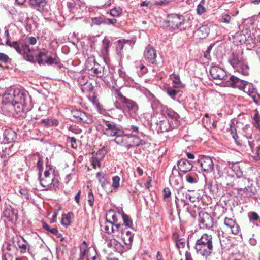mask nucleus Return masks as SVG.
I'll return each instance as SVG.
<instances>
[{"instance_id":"nucleus-1","label":"nucleus","mask_w":260,"mask_h":260,"mask_svg":"<svg viewBox=\"0 0 260 260\" xmlns=\"http://www.w3.org/2000/svg\"><path fill=\"white\" fill-rule=\"evenodd\" d=\"M31 108L30 97L19 89H11L5 93L2 100L1 112L10 116L15 111L18 114Z\"/></svg>"},{"instance_id":"nucleus-2","label":"nucleus","mask_w":260,"mask_h":260,"mask_svg":"<svg viewBox=\"0 0 260 260\" xmlns=\"http://www.w3.org/2000/svg\"><path fill=\"white\" fill-rule=\"evenodd\" d=\"M227 85L233 87H237L243 91L250 96L255 103H257L259 99L260 95L257 93L254 85L243 79L232 75L227 81Z\"/></svg>"},{"instance_id":"nucleus-3","label":"nucleus","mask_w":260,"mask_h":260,"mask_svg":"<svg viewBox=\"0 0 260 260\" xmlns=\"http://www.w3.org/2000/svg\"><path fill=\"white\" fill-rule=\"evenodd\" d=\"M194 248L197 254L205 257L209 256L213 249L212 235L207 233L203 234L196 241Z\"/></svg>"},{"instance_id":"nucleus-4","label":"nucleus","mask_w":260,"mask_h":260,"mask_svg":"<svg viewBox=\"0 0 260 260\" xmlns=\"http://www.w3.org/2000/svg\"><path fill=\"white\" fill-rule=\"evenodd\" d=\"M5 29L4 35L6 38V45L15 48L16 51L23 55L26 60L29 61H33L34 59L32 56V52L31 51L29 46L26 44H20L17 41L11 42L8 29L5 27Z\"/></svg>"},{"instance_id":"nucleus-5","label":"nucleus","mask_w":260,"mask_h":260,"mask_svg":"<svg viewBox=\"0 0 260 260\" xmlns=\"http://www.w3.org/2000/svg\"><path fill=\"white\" fill-rule=\"evenodd\" d=\"M31 51L32 52V56L34 59V60L31 62H34L36 60L39 64H47L50 66L53 64L57 65L60 64L59 58L55 53L46 49H42L39 52V54L35 58L34 56V51L31 50Z\"/></svg>"},{"instance_id":"nucleus-6","label":"nucleus","mask_w":260,"mask_h":260,"mask_svg":"<svg viewBox=\"0 0 260 260\" xmlns=\"http://www.w3.org/2000/svg\"><path fill=\"white\" fill-rule=\"evenodd\" d=\"M49 170H51L50 169ZM39 179L41 185L44 188L43 190H56L59 186V181L56 179L53 173L50 170H46L43 176H41L40 171L39 173Z\"/></svg>"},{"instance_id":"nucleus-7","label":"nucleus","mask_w":260,"mask_h":260,"mask_svg":"<svg viewBox=\"0 0 260 260\" xmlns=\"http://www.w3.org/2000/svg\"><path fill=\"white\" fill-rule=\"evenodd\" d=\"M116 98L125 105L126 110L130 117L135 119L139 117V106L136 102L123 96L119 90L117 91Z\"/></svg>"},{"instance_id":"nucleus-8","label":"nucleus","mask_w":260,"mask_h":260,"mask_svg":"<svg viewBox=\"0 0 260 260\" xmlns=\"http://www.w3.org/2000/svg\"><path fill=\"white\" fill-rule=\"evenodd\" d=\"M114 141L118 145L125 147L128 149L142 144L141 140L136 136L123 133L116 137Z\"/></svg>"},{"instance_id":"nucleus-9","label":"nucleus","mask_w":260,"mask_h":260,"mask_svg":"<svg viewBox=\"0 0 260 260\" xmlns=\"http://www.w3.org/2000/svg\"><path fill=\"white\" fill-rule=\"evenodd\" d=\"M229 61L237 72L244 76L248 75L249 67L241 56L233 53L230 56Z\"/></svg>"},{"instance_id":"nucleus-10","label":"nucleus","mask_w":260,"mask_h":260,"mask_svg":"<svg viewBox=\"0 0 260 260\" xmlns=\"http://www.w3.org/2000/svg\"><path fill=\"white\" fill-rule=\"evenodd\" d=\"M103 126V133L108 137H118L123 133L119 126L114 122L104 120Z\"/></svg>"},{"instance_id":"nucleus-11","label":"nucleus","mask_w":260,"mask_h":260,"mask_svg":"<svg viewBox=\"0 0 260 260\" xmlns=\"http://www.w3.org/2000/svg\"><path fill=\"white\" fill-rule=\"evenodd\" d=\"M167 26L172 30L184 28V17L178 14L169 15L167 20Z\"/></svg>"},{"instance_id":"nucleus-12","label":"nucleus","mask_w":260,"mask_h":260,"mask_svg":"<svg viewBox=\"0 0 260 260\" xmlns=\"http://www.w3.org/2000/svg\"><path fill=\"white\" fill-rule=\"evenodd\" d=\"M197 163L203 173H209L213 170L214 163L212 158L208 156H200Z\"/></svg>"},{"instance_id":"nucleus-13","label":"nucleus","mask_w":260,"mask_h":260,"mask_svg":"<svg viewBox=\"0 0 260 260\" xmlns=\"http://www.w3.org/2000/svg\"><path fill=\"white\" fill-rule=\"evenodd\" d=\"M199 226L200 229H210L213 226V218L207 212H200Z\"/></svg>"},{"instance_id":"nucleus-14","label":"nucleus","mask_w":260,"mask_h":260,"mask_svg":"<svg viewBox=\"0 0 260 260\" xmlns=\"http://www.w3.org/2000/svg\"><path fill=\"white\" fill-rule=\"evenodd\" d=\"M87 252H91L94 253V255L91 258V260H100V256L98 254L96 249L94 248L87 249V243L85 241H83L82 245L80 247V257L78 260H84L86 257ZM85 260L89 259L88 258H86Z\"/></svg>"},{"instance_id":"nucleus-15","label":"nucleus","mask_w":260,"mask_h":260,"mask_svg":"<svg viewBox=\"0 0 260 260\" xmlns=\"http://www.w3.org/2000/svg\"><path fill=\"white\" fill-rule=\"evenodd\" d=\"M169 182L172 185L177 189L183 187L181 177L180 176L179 172L175 169V167L173 168L172 174L170 177Z\"/></svg>"},{"instance_id":"nucleus-16","label":"nucleus","mask_w":260,"mask_h":260,"mask_svg":"<svg viewBox=\"0 0 260 260\" xmlns=\"http://www.w3.org/2000/svg\"><path fill=\"white\" fill-rule=\"evenodd\" d=\"M211 77L217 80H226L228 76L226 72L222 68L218 66H212L210 69Z\"/></svg>"},{"instance_id":"nucleus-17","label":"nucleus","mask_w":260,"mask_h":260,"mask_svg":"<svg viewBox=\"0 0 260 260\" xmlns=\"http://www.w3.org/2000/svg\"><path fill=\"white\" fill-rule=\"evenodd\" d=\"M3 136V143L5 144L14 142L17 138L16 133L11 128H6L4 131Z\"/></svg>"},{"instance_id":"nucleus-18","label":"nucleus","mask_w":260,"mask_h":260,"mask_svg":"<svg viewBox=\"0 0 260 260\" xmlns=\"http://www.w3.org/2000/svg\"><path fill=\"white\" fill-rule=\"evenodd\" d=\"M174 128V125L172 120L164 119L157 124L158 133H164L172 130Z\"/></svg>"},{"instance_id":"nucleus-19","label":"nucleus","mask_w":260,"mask_h":260,"mask_svg":"<svg viewBox=\"0 0 260 260\" xmlns=\"http://www.w3.org/2000/svg\"><path fill=\"white\" fill-rule=\"evenodd\" d=\"M144 57L151 64L156 63V52L153 48L148 46L146 48L144 51Z\"/></svg>"},{"instance_id":"nucleus-20","label":"nucleus","mask_w":260,"mask_h":260,"mask_svg":"<svg viewBox=\"0 0 260 260\" xmlns=\"http://www.w3.org/2000/svg\"><path fill=\"white\" fill-rule=\"evenodd\" d=\"M71 114L73 117L79 121L87 123L88 120L90 119V115L80 110L74 109L71 111Z\"/></svg>"},{"instance_id":"nucleus-21","label":"nucleus","mask_w":260,"mask_h":260,"mask_svg":"<svg viewBox=\"0 0 260 260\" xmlns=\"http://www.w3.org/2000/svg\"><path fill=\"white\" fill-rule=\"evenodd\" d=\"M28 3L30 7L43 13L47 5V1L46 0H29Z\"/></svg>"},{"instance_id":"nucleus-22","label":"nucleus","mask_w":260,"mask_h":260,"mask_svg":"<svg viewBox=\"0 0 260 260\" xmlns=\"http://www.w3.org/2000/svg\"><path fill=\"white\" fill-rule=\"evenodd\" d=\"M15 246L21 253H25L29 250L30 245L23 237H20L17 238Z\"/></svg>"},{"instance_id":"nucleus-23","label":"nucleus","mask_w":260,"mask_h":260,"mask_svg":"<svg viewBox=\"0 0 260 260\" xmlns=\"http://www.w3.org/2000/svg\"><path fill=\"white\" fill-rule=\"evenodd\" d=\"M209 27L206 25H203L194 32V37L198 39H205L209 34Z\"/></svg>"},{"instance_id":"nucleus-24","label":"nucleus","mask_w":260,"mask_h":260,"mask_svg":"<svg viewBox=\"0 0 260 260\" xmlns=\"http://www.w3.org/2000/svg\"><path fill=\"white\" fill-rule=\"evenodd\" d=\"M224 223L225 226L229 228L232 233L234 235H237L240 231V227L236 221L232 218L228 217L225 218Z\"/></svg>"},{"instance_id":"nucleus-25","label":"nucleus","mask_w":260,"mask_h":260,"mask_svg":"<svg viewBox=\"0 0 260 260\" xmlns=\"http://www.w3.org/2000/svg\"><path fill=\"white\" fill-rule=\"evenodd\" d=\"M93 61L94 63V66L93 67L89 66L88 65V62L86 63V66L87 68L88 69V70H90L92 71V72L97 76L98 77H102L103 76V72H104V68L100 65L99 64L95 63L94 62V59H88V61Z\"/></svg>"},{"instance_id":"nucleus-26","label":"nucleus","mask_w":260,"mask_h":260,"mask_svg":"<svg viewBox=\"0 0 260 260\" xmlns=\"http://www.w3.org/2000/svg\"><path fill=\"white\" fill-rule=\"evenodd\" d=\"M13 144L7 146V144L2 143L0 145V149L2 150L1 157L12 156L15 153V150H13Z\"/></svg>"},{"instance_id":"nucleus-27","label":"nucleus","mask_w":260,"mask_h":260,"mask_svg":"<svg viewBox=\"0 0 260 260\" xmlns=\"http://www.w3.org/2000/svg\"><path fill=\"white\" fill-rule=\"evenodd\" d=\"M177 166L180 171L184 173L190 171L193 167L191 162L187 159H181L178 161Z\"/></svg>"},{"instance_id":"nucleus-28","label":"nucleus","mask_w":260,"mask_h":260,"mask_svg":"<svg viewBox=\"0 0 260 260\" xmlns=\"http://www.w3.org/2000/svg\"><path fill=\"white\" fill-rule=\"evenodd\" d=\"M239 185L242 186L243 184L245 186L244 187H240L238 189L240 191H242L245 193L247 196H250L251 195V189L249 186V180L247 178H242L239 181Z\"/></svg>"},{"instance_id":"nucleus-29","label":"nucleus","mask_w":260,"mask_h":260,"mask_svg":"<svg viewBox=\"0 0 260 260\" xmlns=\"http://www.w3.org/2000/svg\"><path fill=\"white\" fill-rule=\"evenodd\" d=\"M181 201L184 203V207L186 208L187 211L192 217L195 218L197 216V213H199L200 212V209L196 205H191L186 202L185 200H181Z\"/></svg>"},{"instance_id":"nucleus-30","label":"nucleus","mask_w":260,"mask_h":260,"mask_svg":"<svg viewBox=\"0 0 260 260\" xmlns=\"http://www.w3.org/2000/svg\"><path fill=\"white\" fill-rule=\"evenodd\" d=\"M122 239L125 245L131 246L133 241L134 234L129 231L121 229Z\"/></svg>"},{"instance_id":"nucleus-31","label":"nucleus","mask_w":260,"mask_h":260,"mask_svg":"<svg viewBox=\"0 0 260 260\" xmlns=\"http://www.w3.org/2000/svg\"><path fill=\"white\" fill-rule=\"evenodd\" d=\"M170 78L173 81V87L175 88L181 89L184 88V85L181 82L180 77L174 74H172L170 75Z\"/></svg>"},{"instance_id":"nucleus-32","label":"nucleus","mask_w":260,"mask_h":260,"mask_svg":"<svg viewBox=\"0 0 260 260\" xmlns=\"http://www.w3.org/2000/svg\"><path fill=\"white\" fill-rule=\"evenodd\" d=\"M133 44L134 43L131 40L125 39H123L122 40H119L117 42V45L116 46L117 51L119 54H121V51L122 50L123 48L125 47L126 45L132 46Z\"/></svg>"},{"instance_id":"nucleus-33","label":"nucleus","mask_w":260,"mask_h":260,"mask_svg":"<svg viewBox=\"0 0 260 260\" xmlns=\"http://www.w3.org/2000/svg\"><path fill=\"white\" fill-rule=\"evenodd\" d=\"M109 247L113 246L119 253H122L124 250V247L115 239H112L108 244Z\"/></svg>"},{"instance_id":"nucleus-34","label":"nucleus","mask_w":260,"mask_h":260,"mask_svg":"<svg viewBox=\"0 0 260 260\" xmlns=\"http://www.w3.org/2000/svg\"><path fill=\"white\" fill-rule=\"evenodd\" d=\"M163 111L165 115L173 118L175 122H177L180 118L179 115L172 109L168 108H164Z\"/></svg>"},{"instance_id":"nucleus-35","label":"nucleus","mask_w":260,"mask_h":260,"mask_svg":"<svg viewBox=\"0 0 260 260\" xmlns=\"http://www.w3.org/2000/svg\"><path fill=\"white\" fill-rule=\"evenodd\" d=\"M121 217L124 222V225L127 228H132L133 225V221L131 218L127 215L125 214L124 212L121 214Z\"/></svg>"},{"instance_id":"nucleus-36","label":"nucleus","mask_w":260,"mask_h":260,"mask_svg":"<svg viewBox=\"0 0 260 260\" xmlns=\"http://www.w3.org/2000/svg\"><path fill=\"white\" fill-rule=\"evenodd\" d=\"M41 123L49 126H57L59 124L58 121L56 119H43L41 120Z\"/></svg>"},{"instance_id":"nucleus-37","label":"nucleus","mask_w":260,"mask_h":260,"mask_svg":"<svg viewBox=\"0 0 260 260\" xmlns=\"http://www.w3.org/2000/svg\"><path fill=\"white\" fill-rule=\"evenodd\" d=\"M110 41L105 38L102 41V54L104 55L108 54Z\"/></svg>"},{"instance_id":"nucleus-38","label":"nucleus","mask_w":260,"mask_h":260,"mask_svg":"<svg viewBox=\"0 0 260 260\" xmlns=\"http://www.w3.org/2000/svg\"><path fill=\"white\" fill-rule=\"evenodd\" d=\"M165 91L167 94L174 100L176 99V95L178 93V91L173 89L171 87H167L165 88Z\"/></svg>"},{"instance_id":"nucleus-39","label":"nucleus","mask_w":260,"mask_h":260,"mask_svg":"<svg viewBox=\"0 0 260 260\" xmlns=\"http://www.w3.org/2000/svg\"><path fill=\"white\" fill-rule=\"evenodd\" d=\"M104 229L107 233H112V232L114 231L113 229V222H112L111 221L108 220L107 219L105 223Z\"/></svg>"},{"instance_id":"nucleus-40","label":"nucleus","mask_w":260,"mask_h":260,"mask_svg":"<svg viewBox=\"0 0 260 260\" xmlns=\"http://www.w3.org/2000/svg\"><path fill=\"white\" fill-rule=\"evenodd\" d=\"M253 124L256 129L260 131V115L257 110L253 116Z\"/></svg>"},{"instance_id":"nucleus-41","label":"nucleus","mask_w":260,"mask_h":260,"mask_svg":"<svg viewBox=\"0 0 260 260\" xmlns=\"http://www.w3.org/2000/svg\"><path fill=\"white\" fill-rule=\"evenodd\" d=\"M108 215L109 217H111L112 219V222H113V224L117 223L119 219L121 217V214L119 212L115 213L113 211H109L108 213Z\"/></svg>"},{"instance_id":"nucleus-42","label":"nucleus","mask_w":260,"mask_h":260,"mask_svg":"<svg viewBox=\"0 0 260 260\" xmlns=\"http://www.w3.org/2000/svg\"><path fill=\"white\" fill-rule=\"evenodd\" d=\"M72 213H69L67 215L63 216L61 220V223L65 226H68L71 224V219L73 217Z\"/></svg>"},{"instance_id":"nucleus-43","label":"nucleus","mask_w":260,"mask_h":260,"mask_svg":"<svg viewBox=\"0 0 260 260\" xmlns=\"http://www.w3.org/2000/svg\"><path fill=\"white\" fill-rule=\"evenodd\" d=\"M112 187L113 189L116 190L120 186V178L119 176H116L112 177Z\"/></svg>"},{"instance_id":"nucleus-44","label":"nucleus","mask_w":260,"mask_h":260,"mask_svg":"<svg viewBox=\"0 0 260 260\" xmlns=\"http://www.w3.org/2000/svg\"><path fill=\"white\" fill-rule=\"evenodd\" d=\"M42 227L47 231H49L54 235L58 234V230L56 228L51 229L49 225L45 222H42Z\"/></svg>"},{"instance_id":"nucleus-45","label":"nucleus","mask_w":260,"mask_h":260,"mask_svg":"<svg viewBox=\"0 0 260 260\" xmlns=\"http://www.w3.org/2000/svg\"><path fill=\"white\" fill-rule=\"evenodd\" d=\"M248 217L251 221H260V217L258 214L255 212H251L248 213Z\"/></svg>"},{"instance_id":"nucleus-46","label":"nucleus","mask_w":260,"mask_h":260,"mask_svg":"<svg viewBox=\"0 0 260 260\" xmlns=\"http://www.w3.org/2000/svg\"><path fill=\"white\" fill-rule=\"evenodd\" d=\"M122 10L120 7L114 8L110 11V14L114 17L119 16L122 13Z\"/></svg>"},{"instance_id":"nucleus-47","label":"nucleus","mask_w":260,"mask_h":260,"mask_svg":"<svg viewBox=\"0 0 260 260\" xmlns=\"http://www.w3.org/2000/svg\"><path fill=\"white\" fill-rule=\"evenodd\" d=\"M186 180L187 182L190 184L196 183L198 181L195 175L187 174L186 176Z\"/></svg>"},{"instance_id":"nucleus-48","label":"nucleus","mask_w":260,"mask_h":260,"mask_svg":"<svg viewBox=\"0 0 260 260\" xmlns=\"http://www.w3.org/2000/svg\"><path fill=\"white\" fill-rule=\"evenodd\" d=\"M176 245L178 248H183L185 245V239L183 238L178 239L176 240Z\"/></svg>"},{"instance_id":"nucleus-49","label":"nucleus","mask_w":260,"mask_h":260,"mask_svg":"<svg viewBox=\"0 0 260 260\" xmlns=\"http://www.w3.org/2000/svg\"><path fill=\"white\" fill-rule=\"evenodd\" d=\"M102 159L98 157H93L92 159V164L94 168H96V167H100L101 161Z\"/></svg>"},{"instance_id":"nucleus-50","label":"nucleus","mask_w":260,"mask_h":260,"mask_svg":"<svg viewBox=\"0 0 260 260\" xmlns=\"http://www.w3.org/2000/svg\"><path fill=\"white\" fill-rule=\"evenodd\" d=\"M107 153V150L105 147H103L102 149H100L98 152L96 153V157L103 159L104 156Z\"/></svg>"},{"instance_id":"nucleus-51","label":"nucleus","mask_w":260,"mask_h":260,"mask_svg":"<svg viewBox=\"0 0 260 260\" xmlns=\"http://www.w3.org/2000/svg\"><path fill=\"white\" fill-rule=\"evenodd\" d=\"M92 22L96 25H100L101 24H104V17H95L92 19Z\"/></svg>"},{"instance_id":"nucleus-52","label":"nucleus","mask_w":260,"mask_h":260,"mask_svg":"<svg viewBox=\"0 0 260 260\" xmlns=\"http://www.w3.org/2000/svg\"><path fill=\"white\" fill-rule=\"evenodd\" d=\"M96 177L100 183L107 179V176L101 172H98L96 174Z\"/></svg>"},{"instance_id":"nucleus-53","label":"nucleus","mask_w":260,"mask_h":260,"mask_svg":"<svg viewBox=\"0 0 260 260\" xmlns=\"http://www.w3.org/2000/svg\"><path fill=\"white\" fill-rule=\"evenodd\" d=\"M10 60L9 56L5 53H0V61L7 63Z\"/></svg>"},{"instance_id":"nucleus-54","label":"nucleus","mask_w":260,"mask_h":260,"mask_svg":"<svg viewBox=\"0 0 260 260\" xmlns=\"http://www.w3.org/2000/svg\"><path fill=\"white\" fill-rule=\"evenodd\" d=\"M94 201V196H93L92 191H90L88 192V201L89 205L90 206L92 207L93 205Z\"/></svg>"},{"instance_id":"nucleus-55","label":"nucleus","mask_w":260,"mask_h":260,"mask_svg":"<svg viewBox=\"0 0 260 260\" xmlns=\"http://www.w3.org/2000/svg\"><path fill=\"white\" fill-rule=\"evenodd\" d=\"M67 140L70 141L71 143V146L73 148H76L77 147V144L76 142V140L74 137H68Z\"/></svg>"},{"instance_id":"nucleus-56","label":"nucleus","mask_w":260,"mask_h":260,"mask_svg":"<svg viewBox=\"0 0 260 260\" xmlns=\"http://www.w3.org/2000/svg\"><path fill=\"white\" fill-rule=\"evenodd\" d=\"M123 229V224L116 223H114L113 224V229L114 230V231H113V232H112V233H115L119 231H121V229Z\"/></svg>"},{"instance_id":"nucleus-57","label":"nucleus","mask_w":260,"mask_h":260,"mask_svg":"<svg viewBox=\"0 0 260 260\" xmlns=\"http://www.w3.org/2000/svg\"><path fill=\"white\" fill-rule=\"evenodd\" d=\"M206 11V8L201 4H199L197 8V13L199 15L203 14Z\"/></svg>"},{"instance_id":"nucleus-58","label":"nucleus","mask_w":260,"mask_h":260,"mask_svg":"<svg viewBox=\"0 0 260 260\" xmlns=\"http://www.w3.org/2000/svg\"><path fill=\"white\" fill-rule=\"evenodd\" d=\"M78 82L81 86L85 85L88 83L87 78L82 76L79 78Z\"/></svg>"},{"instance_id":"nucleus-59","label":"nucleus","mask_w":260,"mask_h":260,"mask_svg":"<svg viewBox=\"0 0 260 260\" xmlns=\"http://www.w3.org/2000/svg\"><path fill=\"white\" fill-rule=\"evenodd\" d=\"M116 22V19H109L104 17V24L114 25Z\"/></svg>"},{"instance_id":"nucleus-60","label":"nucleus","mask_w":260,"mask_h":260,"mask_svg":"<svg viewBox=\"0 0 260 260\" xmlns=\"http://www.w3.org/2000/svg\"><path fill=\"white\" fill-rule=\"evenodd\" d=\"M231 17L230 15L228 14H224L222 16L221 21L223 23H228L231 20Z\"/></svg>"},{"instance_id":"nucleus-61","label":"nucleus","mask_w":260,"mask_h":260,"mask_svg":"<svg viewBox=\"0 0 260 260\" xmlns=\"http://www.w3.org/2000/svg\"><path fill=\"white\" fill-rule=\"evenodd\" d=\"M164 198L165 199L169 198L171 196V191L169 188H165L164 189Z\"/></svg>"},{"instance_id":"nucleus-62","label":"nucleus","mask_w":260,"mask_h":260,"mask_svg":"<svg viewBox=\"0 0 260 260\" xmlns=\"http://www.w3.org/2000/svg\"><path fill=\"white\" fill-rule=\"evenodd\" d=\"M12 256L9 253L3 254L2 257V260H12Z\"/></svg>"},{"instance_id":"nucleus-63","label":"nucleus","mask_w":260,"mask_h":260,"mask_svg":"<svg viewBox=\"0 0 260 260\" xmlns=\"http://www.w3.org/2000/svg\"><path fill=\"white\" fill-rule=\"evenodd\" d=\"M28 42L30 45H35L37 43V39L34 37H30L28 39Z\"/></svg>"},{"instance_id":"nucleus-64","label":"nucleus","mask_w":260,"mask_h":260,"mask_svg":"<svg viewBox=\"0 0 260 260\" xmlns=\"http://www.w3.org/2000/svg\"><path fill=\"white\" fill-rule=\"evenodd\" d=\"M118 74L120 77L125 79L126 78V73L121 69L118 70Z\"/></svg>"}]
</instances>
